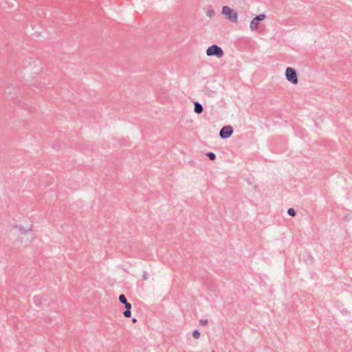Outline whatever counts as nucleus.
Wrapping results in <instances>:
<instances>
[{
	"instance_id": "nucleus-15",
	"label": "nucleus",
	"mask_w": 352,
	"mask_h": 352,
	"mask_svg": "<svg viewBox=\"0 0 352 352\" xmlns=\"http://www.w3.org/2000/svg\"><path fill=\"white\" fill-rule=\"evenodd\" d=\"M124 307L126 309H131V305L129 302H126L124 304Z\"/></svg>"
},
{
	"instance_id": "nucleus-16",
	"label": "nucleus",
	"mask_w": 352,
	"mask_h": 352,
	"mask_svg": "<svg viewBox=\"0 0 352 352\" xmlns=\"http://www.w3.org/2000/svg\"><path fill=\"white\" fill-rule=\"evenodd\" d=\"M27 231L25 230H23L22 228L20 229V232L22 234V233H24V232H26Z\"/></svg>"
},
{
	"instance_id": "nucleus-17",
	"label": "nucleus",
	"mask_w": 352,
	"mask_h": 352,
	"mask_svg": "<svg viewBox=\"0 0 352 352\" xmlns=\"http://www.w3.org/2000/svg\"><path fill=\"white\" fill-rule=\"evenodd\" d=\"M136 321H137V320H136L135 318H133V319H132V322H135Z\"/></svg>"
},
{
	"instance_id": "nucleus-11",
	"label": "nucleus",
	"mask_w": 352,
	"mask_h": 352,
	"mask_svg": "<svg viewBox=\"0 0 352 352\" xmlns=\"http://www.w3.org/2000/svg\"><path fill=\"white\" fill-rule=\"evenodd\" d=\"M34 302L36 306H40L41 304V298L38 296H34Z\"/></svg>"
},
{
	"instance_id": "nucleus-8",
	"label": "nucleus",
	"mask_w": 352,
	"mask_h": 352,
	"mask_svg": "<svg viewBox=\"0 0 352 352\" xmlns=\"http://www.w3.org/2000/svg\"><path fill=\"white\" fill-rule=\"evenodd\" d=\"M119 300L121 303L124 305L127 302L126 298L124 294H121L119 296Z\"/></svg>"
},
{
	"instance_id": "nucleus-19",
	"label": "nucleus",
	"mask_w": 352,
	"mask_h": 352,
	"mask_svg": "<svg viewBox=\"0 0 352 352\" xmlns=\"http://www.w3.org/2000/svg\"><path fill=\"white\" fill-rule=\"evenodd\" d=\"M212 352H215L214 351H212Z\"/></svg>"
},
{
	"instance_id": "nucleus-12",
	"label": "nucleus",
	"mask_w": 352,
	"mask_h": 352,
	"mask_svg": "<svg viewBox=\"0 0 352 352\" xmlns=\"http://www.w3.org/2000/svg\"><path fill=\"white\" fill-rule=\"evenodd\" d=\"M192 336L195 339H198L200 337V333L198 330L195 329L192 332Z\"/></svg>"
},
{
	"instance_id": "nucleus-4",
	"label": "nucleus",
	"mask_w": 352,
	"mask_h": 352,
	"mask_svg": "<svg viewBox=\"0 0 352 352\" xmlns=\"http://www.w3.org/2000/svg\"><path fill=\"white\" fill-rule=\"evenodd\" d=\"M265 18L266 15L264 14H260L253 18L250 25V30L252 31L257 30L259 22L263 21Z\"/></svg>"
},
{
	"instance_id": "nucleus-3",
	"label": "nucleus",
	"mask_w": 352,
	"mask_h": 352,
	"mask_svg": "<svg viewBox=\"0 0 352 352\" xmlns=\"http://www.w3.org/2000/svg\"><path fill=\"white\" fill-rule=\"evenodd\" d=\"M287 80L292 84L298 83V78L296 70L292 67H287L285 71Z\"/></svg>"
},
{
	"instance_id": "nucleus-13",
	"label": "nucleus",
	"mask_w": 352,
	"mask_h": 352,
	"mask_svg": "<svg viewBox=\"0 0 352 352\" xmlns=\"http://www.w3.org/2000/svg\"><path fill=\"white\" fill-rule=\"evenodd\" d=\"M123 315L124 317L126 318H129L131 316V309H126L124 312H123Z\"/></svg>"
},
{
	"instance_id": "nucleus-10",
	"label": "nucleus",
	"mask_w": 352,
	"mask_h": 352,
	"mask_svg": "<svg viewBox=\"0 0 352 352\" xmlns=\"http://www.w3.org/2000/svg\"><path fill=\"white\" fill-rule=\"evenodd\" d=\"M287 214L291 217H294L296 215V210L294 208H290L287 210Z\"/></svg>"
},
{
	"instance_id": "nucleus-5",
	"label": "nucleus",
	"mask_w": 352,
	"mask_h": 352,
	"mask_svg": "<svg viewBox=\"0 0 352 352\" xmlns=\"http://www.w3.org/2000/svg\"><path fill=\"white\" fill-rule=\"evenodd\" d=\"M233 128L230 125L224 126L220 130L219 136L222 139L229 138L233 133Z\"/></svg>"
},
{
	"instance_id": "nucleus-7",
	"label": "nucleus",
	"mask_w": 352,
	"mask_h": 352,
	"mask_svg": "<svg viewBox=\"0 0 352 352\" xmlns=\"http://www.w3.org/2000/svg\"><path fill=\"white\" fill-rule=\"evenodd\" d=\"M206 14L209 18H212L214 15V11L212 6H209L206 12Z\"/></svg>"
},
{
	"instance_id": "nucleus-2",
	"label": "nucleus",
	"mask_w": 352,
	"mask_h": 352,
	"mask_svg": "<svg viewBox=\"0 0 352 352\" xmlns=\"http://www.w3.org/2000/svg\"><path fill=\"white\" fill-rule=\"evenodd\" d=\"M206 54L208 56H214L217 58H221L223 56V51L217 45H212L206 50Z\"/></svg>"
},
{
	"instance_id": "nucleus-6",
	"label": "nucleus",
	"mask_w": 352,
	"mask_h": 352,
	"mask_svg": "<svg viewBox=\"0 0 352 352\" xmlns=\"http://www.w3.org/2000/svg\"><path fill=\"white\" fill-rule=\"evenodd\" d=\"M204 108L201 103L199 102H194V111L197 113L200 114L203 112Z\"/></svg>"
},
{
	"instance_id": "nucleus-9",
	"label": "nucleus",
	"mask_w": 352,
	"mask_h": 352,
	"mask_svg": "<svg viewBox=\"0 0 352 352\" xmlns=\"http://www.w3.org/2000/svg\"><path fill=\"white\" fill-rule=\"evenodd\" d=\"M206 156L210 160H214L216 158V155L214 153L208 152L206 153Z\"/></svg>"
},
{
	"instance_id": "nucleus-18",
	"label": "nucleus",
	"mask_w": 352,
	"mask_h": 352,
	"mask_svg": "<svg viewBox=\"0 0 352 352\" xmlns=\"http://www.w3.org/2000/svg\"><path fill=\"white\" fill-rule=\"evenodd\" d=\"M143 278H144V279H146V275H145V274H144V275H143Z\"/></svg>"
},
{
	"instance_id": "nucleus-14",
	"label": "nucleus",
	"mask_w": 352,
	"mask_h": 352,
	"mask_svg": "<svg viewBox=\"0 0 352 352\" xmlns=\"http://www.w3.org/2000/svg\"><path fill=\"white\" fill-rule=\"evenodd\" d=\"M207 323H208V320L207 319H205V320L202 319V320H199V324L200 325L204 326V325H206Z\"/></svg>"
},
{
	"instance_id": "nucleus-1",
	"label": "nucleus",
	"mask_w": 352,
	"mask_h": 352,
	"mask_svg": "<svg viewBox=\"0 0 352 352\" xmlns=\"http://www.w3.org/2000/svg\"><path fill=\"white\" fill-rule=\"evenodd\" d=\"M222 14L231 22H236L238 18L237 12L230 7L225 6L222 8Z\"/></svg>"
}]
</instances>
